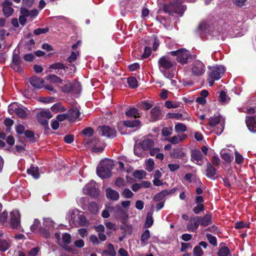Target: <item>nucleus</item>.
Masks as SVG:
<instances>
[{
  "instance_id": "f3484780",
  "label": "nucleus",
  "mask_w": 256,
  "mask_h": 256,
  "mask_svg": "<svg viewBox=\"0 0 256 256\" xmlns=\"http://www.w3.org/2000/svg\"><path fill=\"white\" fill-rule=\"evenodd\" d=\"M200 226L206 227L212 223V214L209 212L203 216H200Z\"/></svg>"
},
{
  "instance_id": "393cba45",
  "label": "nucleus",
  "mask_w": 256,
  "mask_h": 256,
  "mask_svg": "<svg viewBox=\"0 0 256 256\" xmlns=\"http://www.w3.org/2000/svg\"><path fill=\"white\" fill-rule=\"evenodd\" d=\"M72 218H74V222H78L80 226H85L87 224L86 220L83 214H78L77 215L78 220H75L76 218L72 217Z\"/></svg>"
},
{
  "instance_id": "4d7b16f0",
  "label": "nucleus",
  "mask_w": 256,
  "mask_h": 256,
  "mask_svg": "<svg viewBox=\"0 0 256 256\" xmlns=\"http://www.w3.org/2000/svg\"><path fill=\"white\" fill-rule=\"evenodd\" d=\"M164 105L167 108H176L178 106V104L177 103L170 100L166 101Z\"/></svg>"
},
{
  "instance_id": "69168bd1",
  "label": "nucleus",
  "mask_w": 256,
  "mask_h": 256,
  "mask_svg": "<svg viewBox=\"0 0 256 256\" xmlns=\"http://www.w3.org/2000/svg\"><path fill=\"white\" fill-rule=\"evenodd\" d=\"M168 166L171 172H174L180 168V165L176 164H170L168 165Z\"/></svg>"
},
{
  "instance_id": "ddd939ff",
  "label": "nucleus",
  "mask_w": 256,
  "mask_h": 256,
  "mask_svg": "<svg viewBox=\"0 0 256 256\" xmlns=\"http://www.w3.org/2000/svg\"><path fill=\"white\" fill-rule=\"evenodd\" d=\"M200 220L199 216L192 218L186 226L188 230L192 232H196L198 226H200Z\"/></svg>"
},
{
  "instance_id": "7c9ffc66",
  "label": "nucleus",
  "mask_w": 256,
  "mask_h": 256,
  "mask_svg": "<svg viewBox=\"0 0 256 256\" xmlns=\"http://www.w3.org/2000/svg\"><path fill=\"white\" fill-rule=\"evenodd\" d=\"M51 110L56 112H62L66 110V109L60 103H57L51 107Z\"/></svg>"
},
{
  "instance_id": "bb28decb",
  "label": "nucleus",
  "mask_w": 256,
  "mask_h": 256,
  "mask_svg": "<svg viewBox=\"0 0 256 256\" xmlns=\"http://www.w3.org/2000/svg\"><path fill=\"white\" fill-rule=\"evenodd\" d=\"M27 172L28 174L31 175L34 178H38L40 176L38 173V168L33 166L27 170Z\"/></svg>"
},
{
  "instance_id": "864d4df0",
  "label": "nucleus",
  "mask_w": 256,
  "mask_h": 256,
  "mask_svg": "<svg viewBox=\"0 0 256 256\" xmlns=\"http://www.w3.org/2000/svg\"><path fill=\"white\" fill-rule=\"evenodd\" d=\"M49 30V28H38L37 29H36L34 31V33L36 35H40L42 34H46V32H48Z\"/></svg>"
},
{
  "instance_id": "6e6552de",
  "label": "nucleus",
  "mask_w": 256,
  "mask_h": 256,
  "mask_svg": "<svg viewBox=\"0 0 256 256\" xmlns=\"http://www.w3.org/2000/svg\"><path fill=\"white\" fill-rule=\"evenodd\" d=\"M191 70L194 76H199L204 73L206 68L204 64L202 62L196 60L192 63Z\"/></svg>"
},
{
  "instance_id": "5fc2aeb1",
  "label": "nucleus",
  "mask_w": 256,
  "mask_h": 256,
  "mask_svg": "<svg viewBox=\"0 0 256 256\" xmlns=\"http://www.w3.org/2000/svg\"><path fill=\"white\" fill-rule=\"evenodd\" d=\"M206 238L210 244L212 245L216 246L217 244L216 238L215 236H214L210 234H207Z\"/></svg>"
},
{
  "instance_id": "c756f323",
  "label": "nucleus",
  "mask_w": 256,
  "mask_h": 256,
  "mask_svg": "<svg viewBox=\"0 0 256 256\" xmlns=\"http://www.w3.org/2000/svg\"><path fill=\"white\" fill-rule=\"evenodd\" d=\"M167 195H168L167 190H162L154 196V200L156 202H160L163 200L164 198Z\"/></svg>"
},
{
  "instance_id": "58836bf2",
  "label": "nucleus",
  "mask_w": 256,
  "mask_h": 256,
  "mask_svg": "<svg viewBox=\"0 0 256 256\" xmlns=\"http://www.w3.org/2000/svg\"><path fill=\"white\" fill-rule=\"evenodd\" d=\"M154 163L153 160L149 158L146 162V169L149 172H152L154 168Z\"/></svg>"
},
{
  "instance_id": "774afa93",
  "label": "nucleus",
  "mask_w": 256,
  "mask_h": 256,
  "mask_svg": "<svg viewBox=\"0 0 256 256\" xmlns=\"http://www.w3.org/2000/svg\"><path fill=\"white\" fill-rule=\"evenodd\" d=\"M64 138V142L68 144L72 143L74 140V136L72 134L66 135Z\"/></svg>"
},
{
  "instance_id": "79ce46f5",
  "label": "nucleus",
  "mask_w": 256,
  "mask_h": 256,
  "mask_svg": "<svg viewBox=\"0 0 256 256\" xmlns=\"http://www.w3.org/2000/svg\"><path fill=\"white\" fill-rule=\"evenodd\" d=\"M89 210L92 214H96L98 210V207L97 204L95 202H92L88 206Z\"/></svg>"
},
{
  "instance_id": "3c124183",
  "label": "nucleus",
  "mask_w": 256,
  "mask_h": 256,
  "mask_svg": "<svg viewBox=\"0 0 256 256\" xmlns=\"http://www.w3.org/2000/svg\"><path fill=\"white\" fill-rule=\"evenodd\" d=\"M62 240L66 244H68L71 242V236L68 233H64L62 236Z\"/></svg>"
},
{
  "instance_id": "aec40b11",
  "label": "nucleus",
  "mask_w": 256,
  "mask_h": 256,
  "mask_svg": "<svg viewBox=\"0 0 256 256\" xmlns=\"http://www.w3.org/2000/svg\"><path fill=\"white\" fill-rule=\"evenodd\" d=\"M216 174V170L210 162H208L206 164V175L207 177L214 179V175Z\"/></svg>"
},
{
  "instance_id": "6e6d98bb",
  "label": "nucleus",
  "mask_w": 256,
  "mask_h": 256,
  "mask_svg": "<svg viewBox=\"0 0 256 256\" xmlns=\"http://www.w3.org/2000/svg\"><path fill=\"white\" fill-rule=\"evenodd\" d=\"M193 254L194 256H201L204 252L200 246H196L194 249Z\"/></svg>"
},
{
  "instance_id": "ea45409f",
  "label": "nucleus",
  "mask_w": 256,
  "mask_h": 256,
  "mask_svg": "<svg viewBox=\"0 0 256 256\" xmlns=\"http://www.w3.org/2000/svg\"><path fill=\"white\" fill-rule=\"evenodd\" d=\"M220 156L222 160L226 162H230L232 161L233 157L230 156L228 153L226 152L224 150L220 152Z\"/></svg>"
},
{
  "instance_id": "de8ad7c7",
  "label": "nucleus",
  "mask_w": 256,
  "mask_h": 256,
  "mask_svg": "<svg viewBox=\"0 0 256 256\" xmlns=\"http://www.w3.org/2000/svg\"><path fill=\"white\" fill-rule=\"evenodd\" d=\"M150 238V232L148 230H146L144 232L141 236V242L144 244H146L148 240Z\"/></svg>"
},
{
  "instance_id": "473e14b6",
  "label": "nucleus",
  "mask_w": 256,
  "mask_h": 256,
  "mask_svg": "<svg viewBox=\"0 0 256 256\" xmlns=\"http://www.w3.org/2000/svg\"><path fill=\"white\" fill-rule=\"evenodd\" d=\"M129 86L132 88H135L138 86V82L136 79L134 77H130L127 80Z\"/></svg>"
},
{
  "instance_id": "f8f14e48",
  "label": "nucleus",
  "mask_w": 256,
  "mask_h": 256,
  "mask_svg": "<svg viewBox=\"0 0 256 256\" xmlns=\"http://www.w3.org/2000/svg\"><path fill=\"white\" fill-rule=\"evenodd\" d=\"M21 64L22 60L20 56L16 54H14L11 64L12 68L14 71L18 72H22V68Z\"/></svg>"
},
{
  "instance_id": "412c9836",
  "label": "nucleus",
  "mask_w": 256,
  "mask_h": 256,
  "mask_svg": "<svg viewBox=\"0 0 256 256\" xmlns=\"http://www.w3.org/2000/svg\"><path fill=\"white\" fill-rule=\"evenodd\" d=\"M3 236L2 232L0 231V238ZM11 246L10 240L0 239V252H6Z\"/></svg>"
},
{
  "instance_id": "2eb2a0df",
  "label": "nucleus",
  "mask_w": 256,
  "mask_h": 256,
  "mask_svg": "<svg viewBox=\"0 0 256 256\" xmlns=\"http://www.w3.org/2000/svg\"><path fill=\"white\" fill-rule=\"evenodd\" d=\"M202 155L201 152L196 149L194 150L191 152V160L197 164L202 166L203 164L202 161Z\"/></svg>"
},
{
  "instance_id": "338daca9",
  "label": "nucleus",
  "mask_w": 256,
  "mask_h": 256,
  "mask_svg": "<svg viewBox=\"0 0 256 256\" xmlns=\"http://www.w3.org/2000/svg\"><path fill=\"white\" fill-rule=\"evenodd\" d=\"M16 130L18 134H22L24 132V127L21 124H18L16 127Z\"/></svg>"
},
{
  "instance_id": "052dcab7",
  "label": "nucleus",
  "mask_w": 256,
  "mask_h": 256,
  "mask_svg": "<svg viewBox=\"0 0 256 256\" xmlns=\"http://www.w3.org/2000/svg\"><path fill=\"white\" fill-rule=\"evenodd\" d=\"M94 130L91 128H84L82 132L83 134L86 136H90L93 134Z\"/></svg>"
},
{
  "instance_id": "e2e57ef3",
  "label": "nucleus",
  "mask_w": 256,
  "mask_h": 256,
  "mask_svg": "<svg viewBox=\"0 0 256 256\" xmlns=\"http://www.w3.org/2000/svg\"><path fill=\"white\" fill-rule=\"evenodd\" d=\"M206 230L209 231L212 233L214 234H218L219 232V230L217 226L214 225H212L210 227H208Z\"/></svg>"
},
{
  "instance_id": "f257e3e1",
  "label": "nucleus",
  "mask_w": 256,
  "mask_h": 256,
  "mask_svg": "<svg viewBox=\"0 0 256 256\" xmlns=\"http://www.w3.org/2000/svg\"><path fill=\"white\" fill-rule=\"evenodd\" d=\"M113 166V161L110 160L105 159L102 160L97 167V174L102 178H109Z\"/></svg>"
},
{
  "instance_id": "0eeeda50",
  "label": "nucleus",
  "mask_w": 256,
  "mask_h": 256,
  "mask_svg": "<svg viewBox=\"0 0 256 256\" xmlns=\"http://www.w3.org/2000/svg\"><path fill=\"white\" fill-rule=\"evenodd\" d=\"M98 130L102 136L108 138H114L116 136V130L112 126H100L98 127Z\"/></svg>"
},
{
  "instance_id": "13d9d810",
  "label": "nucleus",
  "mask_w": 256,
  "mask_h": 256,
  "mask_svg": "<svg viewBox=\"0 0 256 256\" xmlns=\"http://www.w3.org/2000/svg\"><path fill=\"white\" fill-rule=\"evenodd\" d=\"M122 195L126 198H131L133 196V192L128 188H125L122 192Z\"/></svg>"
},
{
  "instance_id": "dca6fc26",
  "label": "nucleus",
  "mask_w": 256,
  "mask_h": 256,
  "mask_svg": "<svg viewBox=\"0 0 256 256\" xmlns=\"http://www.w3.org/2000/svg\"><path fill=\"white\" fill-rule=\"evenodd\" d=\"M140 146L144 150H147L150 149L154 144L153 140L148 137L144 138L143 140L139 142Z\"/></svg>"
},
{
  "instance_id": "f03ea898",
  "label": "nucleus",
  "mask_w": 256,
  "mask_h": 256,
  "mask_svg": "<svg viewBox=\"0 0 256 256\" xmlns=\"http://www.w3.org/2000/svg\"><path fill=\"white\" fill-rule=\"evenodd\" d=\"M185 0H172V2L168 4H165L164 6V10L170 14L173 13L177 14L182 16L186 10V7L182 4V3Z\"/></svg>"
},
{
  "instance_id": "72a5a7b5",
  "label": "nucleus",
  "mask_w": 256,
  "mask_h": 256,
  "mask_svg": "<svg viewBox=\"0 0 256 256\" xmlns=\"http://www.w3.org/2000/svg\"><path fill=\"white\" fill-rule=\"evenodd\" d=\"M124 124L130 128H134L138 126L140 124V121L138 120H127L124 122Z\"/></svg>"
},
{
  "instance_id": "39448f33",
  "label": "nucleus",
  "mask_w": 256,
  "mask_h": 256,
  "mask_svg": "<svg viewBox=\"0 0 256 256\" xmlns=\"http://www.w3.org/2000/svg\"><path fill=\"white\" fill-rule=\"evenodd\" d=\"M208 76L211 78L218 80L224 75L225 68L223 66H208Z\"/></svg>"
},
{
  "instance_id": "c9c22d12",
  "label": "nucleus",
  "mask_w": 256,
  "mask_h": 256,
  "mask_svg": "<svg viewBox=\"0 0 256 256\" xmlns=\"http://www.w3.org/2000/svg\"><path fill=\"white\" fill-rule=\"evenodd\" d=\"M174 130L176 132H184L186 130V126L182 123H178L175 125Z\"/></svg>"
},
{
  "instance_id": "b1692460",
  "label": "nucleus",
  "mask_w": 256,
  "mask_h": 256,
  "mask_svg": "<svg viewBox=\"0 0 256 256\" xmlns=\"http://www.w3.org/2000/svg\"><path fill=\"white\" fill-rule=\"evenodd\" d=\"M106 196L108 198L112 200H116L119 198V194L116 190L110 188H108L106 190Z\"/></svg>"
},
{
  "instance_id": "cd10ccee",
  "label": "nucleus",
  "mask_w": 256,
  "mask_h": 256,
  "mask_svg": "<svg viewBox=\"0 0 256 256\" xmlns=\"http://www.w3.org/2000/svg\"><path fill=\"white\" fill-rule=\"evenodd\" d=\"M127 116L138 118L140 116L138 110L136 108H131L126 112Z\"/></svg>"
},
{
  "instance_id": "f704fd0d",
  "label": "nucleus",
  "mask_w": 256,
  "mask_h": 256,
  "mask_svg": "<svg viewBox=\"0 0 256 256\" xmlns=\"http://www.w3.org/2000/svg\"><path fill=\"white\" fill-rule=\"evenodd\" d=\"M152 213L148 212L146 218L145 226L146 228H150L153 224Z\"/></svg>"
},
{
  "instance_id": "c85d7f7f",
  "label": "nucleus",
  "mask_w": 256,
  "mask_h": 256,
  "mask_svg": "<svg viewBox=\"0 0 256 256\" xmlns=\"http://www.w3.org/2000/svg\"><path fill=\"white\" fill-rule=\"evenodd\" d=\"M46 79L47 80L52 83H61L62 82L60 78L53 74L48 75Z\"/></svg>"
},
{
  "instance_id": "5701e85b",
  "label": "nucleus",
  "mask_w": 256,
  "mask_h": 256,
  "mask_svg": "<svg viewBox=\"0 0 256 256\" xmlns=\"http://www.w3.org/2000/svg\"><path fill=\"white\" fill-rule=\"evenodd\" d=\"M161 114L162 112L160 106H156L150 110V118L153 121L156 120L160 118Z\"/></svg>"
},
{
  "instance_id": "9d476101",
  "label": "nucleus",
  "mask_w": 256,
  "mask_h": 256,
  "mask_svg": "<svg viewBox=\"0 0 256 256\" xmlns=\"http://www.w3.org/2000/svg\"><path fill=\"white\" fill-rule=\"evenodd\" d=\"M52 117V113L48 110H42L37 114L38 121L43 126H47L48 120Z\"/></svg>"
},
{
  "instance_id": "2f4dec72",
  "label": "nucleus",
  "mask_w": 256,
  "mask_h": 256,
  "mask_svg": "<svg viewBox=\"0 0 256 256\" xmlns=\"http://www.w3.org/2000/svg\"><path fill=\"white\" fill-rule=\"evenodd\" d=\"M103 253L110 256H115L116 254L114 247L112 244H109L108 245V249L104 250Z\"/></svg>"
},
{
  "instance_id": "37998d69",
  "label": "nucleus",
  "mask_w": 256,
  "mask_h": 256,
  "mask_svg": "<svg viewBox=\"0 0 256 256\" xmlns=\"http://www.w3.org/2000/svg\"><path fill=\"white\" fill-rule=\"evenodd\" d=\"M146 176V172L144 170H136L134 173V176L139 180L144 178Z\"/></svg>"
},
{
  "instance_id": "4c0bfd02",
  "label": "nucleus",
  "mask_w": 256,
  "mask_h": 256,
  "mask_svg": "<svg viewBox=\"0 0 256 256\" xmlns=\"http://www.w3.org/2000/svg\"><path fill=\"white\" fill-rule=\"evenodd\" d=\"M50 68L54 70L63 69L66 70L68 69V67L66 66L60 62H56L50 65Z\"/></svg>"
},
{
  "instance_id": "c03bdc74",
  "label": "nucleus",
  "mask_w": 256,
  "mask_h": 256,
  "mask_svg": "<svg viewBox=\"0 0 256 256\" xmlns=\"http://www.w3.org/2000/svg\"><path fill=\"white\" fill-rule=\"evenodd\" d=\"M73 87H78V84H66L64 87V91L66 92H72L73 91Z\"/></svg>"
},
{
  "instance_id": "a18cd8bd",
  "label": "nucleus",
  "mask_w": 256,
  "mask_h": 256,
  "mask_svg": "<svg viewBox=\"0 0 256 256\" xmlns=\"http://www.w3.org/2000/svg\"><path fill=\"white\" fill-rule=\"evenodd\" d=\"M134 154L136 156H138L141 157V156H144L143 151H142L143 150L141 148V147L140 146L139 144H138L137 145H135L134 146Z\"/></svg>"
},
{
  "instance_id": "a878e982",
  "label": "nucleus",
  "mask_w": 256,
  "mask_h": 256,
  "mask_svg": "<svg viewBox=\"0 0 256 256\" xmlns=\"http://www.w3.org/2000/svg\"><path fill=\"white\" fill-rule=\"evenodd\" d=\"M14 112L18 116L22 118H26L28 115V110L26 108H15Z\"/></svg>"
},
{
  "instance_id": "9b49d317",
  "label": "nucleus",
  "mask_w": 256,
  "mask_h": 256,
  "mask_svg": "<svg viewBox=\"0 0 256 256\" xmlns=\"http://www.w3.org/2000/svg\"><path fill=\"white\" fill-rule=\"evenodd\" d=\"M10 225L13 228H18L20 226V214L18 210L10 212Z\"/></svg>"
},
{
  "instance_id": "423d86ee",
  "label": "nucleus",
  "mask_w": 256,
  "mask_h": 256,
  "mask_svg": "<svg viewBox=\"0 0 256 256\" xmlns=\"http://www.w3.org/2000/svg\"><path fill=\"white\" fill-rule=\"evenodd\" d=\"M220 124V126L216 130V134H220L224 130V120L220 115L210 117L209 119L208 124L210 127H214L216 124Z\"/></svg>"
},
{
  "instance_id": "bf43d9fd",
  "label": "nucleus",
  "mask_w": 256,
  "mask_h": 256,
  "mask_svg": "<svg viewBox=\"0 0 256 256\" xmlns=\"http://www.w3.org/2000/svg\"><path fill=\"white\" fill-rule=\"evenodd\" d=\"M235 162L237 164H240L243 162V157L238 152H235Z\"/></svg>"
},
{
  "instance_id": "20e7f679",
  "label": "nucleus",
  "mask_w": 256,
  "mask_h": 256,
  "mask_svg": "<svg viewBox=\"0 0 256 256\" xmlns=\"http://www.w3.org/2000/svg\"><path fill=\"white\" fill-rule=\"evenodd\" d=\"M168 54L173 56H176V60L182 64H186L190 56L189 52L185 48H180L177 50L172 51Z\"/></svg>"
},
{
  "instance_id": "49530a36",
  "label": "nucleus",
  "mask_w": 256,
  "mask_h": 256,
  "mask_svg": "<svg viewBox=\"0 0 256 256\" xmlns=\"http://www.w3.org/2000/svg\"><path fill=\"white\" fill-rule=\"evenodd\" d=\"M219 100L221 102L225 104L229 101L230 98L227 96L226 93L224 91H222L220 94Z\"/></svg>"
},
{
  "instance_id": "09e8293b",
  "label": "nucleus",
  "mask_w": 256,
  "mask_h": 256,
  "mask_svg": "<svg viewBox=\"0 0 256 256\" xmlns=\"http://www.w3.org/2000/svg\"><path fill=\"white\" fill-rule=\"evenodd\" d=\"M218 254V256H230V250L227 247H224L220 249Z\"/></svg>"
},
{
  "instance_id": "603ef678",
  "label": "nucleus",
  "mask_w": 256,
  "mask_h": 256,
  "mask_svg": "<svg viewBox=\"0 0 256 256\" xmlns=\"http://www.w3.org/2000/svg\"><path fill=\"white\" fill-rule=\"evenodd\" d=\"M204 210V207L203 204H198L193 208V211L194 214H198L201 212H203Z\"/></svg>"
},
{
  "instance_id": "680f3d73",
  "label": "nucleus",
  "mask_w": 256,
  "mask_h": 256,
  "mask_svg": "<svg viewBox=\"0 0 256 256\" xmlns=\"http://www.w3.org/2000/svg\"><path fill=\"white\" fill-rule=\"evenodd\" d=\"M184 153L181 152L178 150H174V152L172 154V156L174 158H182L184 156Z\"/></svg>"
},
{
  "instance_id": "7ed1b4c3",
  "label": "nucleus",
  "mask_w": 256,
  "mask_h": 256,
  "mask_svg": "<svg viewBox=\"0 0 256 256\" xmlns=\"http://www.w3.org/2000/svg\"><path fill=\"white\" fill-rule=\"evenodd\" d=\"M158 68L163 75L168 78H174V74L168 72L167 70L172 68L173 64L166 56L161 57L158 60Z\"/></svg>"
},
{
  "instance_id": "a19ab883",
  "label": "nucleus",
  "mask_w": 256,
  "mask_h": 256,
  "mask_svg": "<svg viewBox=\"0 0 256 256\" xmlns=\"http://www.w3.org/2000/svg\"><path fill=\"white\" fill-rule=\"evenodd\" d=\"M153 106V104L152 103L148 102H142L139 104V106L141 109L145 110H148L152 108Z\"/></svg>"
},
{
  "instance_id": "0e129e2a",
  "label": "nucleus",
  "mask_w": 256,
  "mask_h": 256,
  "mask_svg": "<svg viewBox=\"0 0 256 256\" xmlns=\"http://www.w3.org/2000/svg\"><path fill=\"white\" fill-rule=\"evenodd\" d=\"M116 184L118 187L124 186L125 185V181L123 178H118L116 180Z\"/></svg>"
},
{
  "instance_id": "6ab92c4d",
  "label": "nucleus",
  "mask_w": 256,
  "mask_h": 256,
  "mask_svg": "<svg viewBox=\"0 0 256 256\" xmlns=\"http://www.w3.org/2000/svg\"><path fill=\"white\" fill-rule=\"evenodd\" d=\"M32 86L36 88H40L44 86V80L40 78L33 76L30 79Z\"/></svg>"
},
{
  "instance_id": "4be33fe9",
  "label": "nucleus",
  "mask_w": 256,
  "mask_h": 256,
  "mask_svg": "<svg viewBox=\"0 0 256 256\" xmlns=\"http://www.w3.org/2000/svg\"><path fill=\"white\" fill-rule=\"evenodd\" d=\"M80 114V112L76 108H73L67 112L68 119L70 121L75 120L79 118Z\"/></svg>"
},
{
  "instance_id": "4468645a",
  "label": "nucleus",
  "mask_w": 256,
  "mask_h": 256,
  "mask_svg": "<svg viewBox=\"0 0 256 256\" xmlns=\"http://www.w3.org/2000/svg\"><path fill=\"white\" fill-rule=\"evenodd\" d=\"M246 126L250 132H256V118L252 116H247L245 120Z\"/></svg>"
},
{
  "instance_id": "1a4fd4ad",
  "label": "nucleus",
  "mask_w": 256,
  "mask_h": 256,
  "mask_svg": "<svg viewBox=\"0 0 256 256\" xmlns=\"http://www.w3.org/2000/svg\"><path fill=\"white\" fill-rule=\"evenodd\" d=\"M84 194H90L92 196L96 197L98 195V192L96 188V182L94 181H90L83 188Z\"/></svg>"
},
{
  "instance_id": "e433bc0d",
  "label": "nucleus",
  "mask_w": 256,
  "mask_h": 256,
  "mask_svg": "<svg viewBox=\"0 0 256 256\" xmlns=\"http://www.w3.org/2000/svg\"><path fill=\"white\" fill-rule=\"evenodd\" d=\"M2 12L6 17L10 16L14 12V9L9 6H3Z\"/></svg>"
},
{
  "instance_id": "8fccbe9b",
  "label": "nucleus",
  "mask_w": 256,
  "mask_h": 256,
  "mask_svg": "<svg viewBox=\"0 0 256 256\" xmlns=\"http://www.w3.org/2000/svg\"><path fill=\"white\" fill-rule=\"evenodd\" d=\"M172 127H165L162 130V135L164 136H168L172 134Z\"/></svg>"
},
{
  "instance_id": "a211bd4d",
  "label": "nucleus",
  "mask_w": 256,
  "mask_h": 256,
  "mask_svg": "<svg viewBox=\"0 0 256 256\" xmlns=\"http://www.w3.org/2000/svg\"><path fill=\"white\" fill-rule=\"evenodd\" d=\"M186 138L187 136L186 134H182L168 138L165 140L170 142L171 144H176L182 142Z\"/></svg>"
}]
</instances>
